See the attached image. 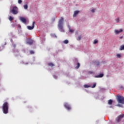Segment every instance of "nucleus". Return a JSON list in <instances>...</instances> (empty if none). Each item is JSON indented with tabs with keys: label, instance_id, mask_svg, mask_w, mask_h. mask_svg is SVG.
Listing matches in <instances>:
<instances>
[{
	"label": "nucleus",
	"instance_id": "1",
	"mask_svg": "<svg viewBox=\"0 0 124 124\" xmlns=\"http://www.w3.org/2000/svg\"><path fill=\"white\" fill-rule=\"evenodd\" d=\"M9 108V104L7 102H5L2 105L3 113L4 114H8Z\"/></svg>",
	"mask_w": 124,
	"mask_h": 124
},
{
	"label": "nucleus",
	"instance_id": "2",
	"mask_svg": "<svg viewBox=\"0 0 124 124\" xmlns=\"http://www.w3.org/2000/svg\"><path fill=\"white\" fill-rule=\"evenodd\" d=\"M63 24V17H62L61 19L59 20V21L58 22V28L61 31H64V30H63V27H62V25Z\"/></svg>",
	"mask_w": 124,
	"mask_h": 124
},
{
	"label": "nucleus",
	"instance_id": "3",
	"mask_svg": "<svg viewBox=\"0 0 124 124\" xmlns=\"http://www.w3.org/2000/svg\"><path fill=\"white\" fill-rule=\"evenodd\" d=\"M117 100L118 103H121V104H124V97L118 95L117 97Z\"/></svg>",
	"mask_w": 124,
	"mask_h": 124
},
{
	"label": "nucleus",
	"instance_id": "4",
	"mask_svg": "<svg viewBox=\"0 0 124 124\" xmlns=\"http://www.w3.org/2000/svg\"><path fill=\"white\" fill-rule=\"evenodd\" d=\"M11 12L14 15L18 14V7L17 6H13L12 9L11 10Z\"/></svg>",
	"mask_w": 124,
	"mask_h": 124
},
{
	"label": "nucleus",
	"instance_id": "5",
	"mask_svg": "<svg viewBox=\"0 0 124 124\" xmlns=\"http://www.w3.org/2000/svg\"><path fill=\"white\" fill-rule=\"evenodd\" d=\"M124 117V114H122L121 115H120L116 119V123H120L121 122V120Z\"/></svg>",
	"mask_w": 124,
	"mask_h": 124
},
{
	"label": "nucleus",
	"instance_id": "6",
	"mask_svg": "<svg viewBox=\"0 0 124 124\" xmlns=\"http://www.w3.org/2000/svg\"><path fill=\"white\" fill-rule=\"evenodd\" d=\"M34 24H35V22L33 21L32 26H27V29L30 30H33V29H34Z\"/></svg>",
	"mask_w": 124,
	"mask_h": 124
},
{
	"label": "nucleus",
	"instance_id": "7",
	"mask_svg": "<svg viewBox=\"0 0 124 124\" xmlns=\"http://www.w3.org/2000/svg\"><path fill=\"white\" fill-rule=\"evenodd\" d=\"M64 107H65V108H66V109H67V110H68L69 111V110H71V107L67 103H65L64 104Z\"/></svg>",
	"mask_w": 124,
	"mask_h": 124
},
{
	"label": "nucleus",
	"instance_id": "8",
	"mask_svg": "<svg viewBox=\"0 0 124 124\" xmlns=\"http://www.w3.org/2000/svg\"><path fill=\"white\" fill-rule=\"evenodd\" d=\"M26 43L27 44H29V45H31L33 43V41L31 39H28Z\"/></svg>",
	"mask_w": 124,
	"mask_h": 124
},
{
	"label": "nucleus",
	"instance_id": "9",
	"mask_svg": "<svg viewBox=\"0 0 124 124\" xmlns=\"http://www.w3.org/2000/svg\"><path fill=\"white\" fill-rule=\"evenodd\" d=\"M20 19L21 20V21H22V23H24L25 24H26V23H27V19H26V18L21 17H20Z\"/></svg>",
	"mask_w": 124,
	"mask_h": 124
},
{
	"label": "nucleus",
	"instance_id": "10",
	"mask_svg": "<svg viewBox=\"0 0 124 124\" xmlns=\"http://www.w3.org/2000/svg\"><path fill=\"white\" fill-rule=\"evenodd\" d=\"M79 12H80V11H75L74 12L73 17H76L77 16V15L78 14H79Z\"/></svg>",
	"mask_w": 124,
	"mask_h": 124
},
{
	"label": "nucleus",
	"instance_id": "11",
	"mask_svg": "<svg viewBox=\"0 0 124 124\" xmlns=\"http://www.w3.org/2000/svg\"><path fill=\"white\" fill-rule=\"evenodd\" d=\"M123 32L122 29H120V30H115V33L116 34H119L120 32Z\"/></svg>",
	"mask_w": 124,
	"mask_h": 124
},
{
	"label": "nucleus",
	"instance_id": "12",
	"mask_svg": "<svg viewBox=\"0 0 124 124\" xmlns=\"http://www.w3.org/2000/svg\"><path fill=\"white\" fill-rule=\"evenodd\" d=\"M103 76H104L103 74H100L99 75L95 76V78H102V77H103Z\"/></svg>",
	"mask_w": 124,
	"mask_h": 124
},
{
	"label": "nucleus",
	"instance_id": "13",
	"mask_svg": "<svg viewBox=\"0 0 124 124\" xmlns=\"http://www.w3.org/2000/svg\"><path fill=\"white\" fill-rule=\"evenodd\" d=\"M112 103H113V100H112L111 99H110L108 101V104H109V105H112Z\"/></svg>",
	"mask_w": 124,
	"mask_h": 124
},
{
	"label": "nucleus",
	"instance_id": "14",
	"mask_svg": "<svg viewBox=\"0 0 124 124\" xmlns=\"http://www.w3.org/2000/svg\"><path fill=\"white\" fill-rule=\"evenodd\" d=\"M120 51H122V50H124V45L121 46L120 48H119Z\"/></svg>",
	"mask_w": 124,
	"mask_h": 124
},
{
	"label": "nucleus",
	"instance_id": "15",
	"mask_svg": "<svg viewBox=\"0 0 124 124\" xmlns=\"http://www.w3.org/2000/svg\"><path fill=\"white\" fill-rule=\"evenodd\" d=\"M81 38H82V36H81V35L78 36V38H77V40H78V41L81 40Z\"/></svg>",
	"mask_w": 124,
	"mask_h": 124
},
{
	"label": "nucleus",
	"instance_id": "16",
	"mask_svg": "<svg viewBox=\"0 0 124 124\" xmlns=\"http://www.w3.org/2000/svg\"><path fill=\"white\" fill-rule=\"evenodd\" d=\"M79 67H80V63L78 62L77 63V66L76 67V68L77 69H78V68H79Z\"/></svg>",
	"mask_w": 124,
	"mask_h": 124
},
{
	"label": "nucleus",
	"instance_id": "17",
	"mask_svg": "<svg viewBox=\"0 0 124 124\" xmlns=\"http://www.w3.org/2000/svg\"><path fill=\"white\" fill-rule=\"evenodd\" d=\"M63 42L64 44H67L68 43V41L67 40H65Z\"/></svg>",
	"mask_w": 124,
	"mask_h": 124
},
{
	"label": "nucleus",
	"instance_id": "18",
	"mask_svg": "<svg viewBox=\"0 0 124 124\" xmlns=\"http://www.w3.org/2000/svg\"><path fill=\"white\" fill-rule=\"evenodd\" d=\"M13 19H14L13 17L11 16L9 17V20L11 22V21H13Z\"/></svg>",
	"mask_w": 124,
	"mask_h": 124
},
{
	"label": "nucleus",
	"instance_id": "19",
	"mask_svg": "<svg viewBox=\"0 0 124 124\" xmlns=\"http://www.w3.org/2000/svg\"><path fill=\"white\" fill-rule=\"evenodd\" d=\"M115 21L116 23H119V22H120V18L118 17L117 19H115Z\"/></svg>",
	"mask_w": 124,
	"mask_h": 124
},
{
	"label": "nucleus",
	"instance_id": "20",
	"mask_svg": "<svg viewBox=\"0 0 124 124\" xmlns=\"http://www.w3.org/2000/svg\"><path fill=\"white\" fill-rule=\"evenodd\" d=\"M48 65H49V66H51V67L54 66V64L52 62L48 63Z\"/></svg>",
	"mask_w": 124,
	"mask_h": 124
},
{
	"label": "nucleus",
	"instance_id": "21",
	"mask_svg": "<svg viewBox=\"0 0 124 124\" xmlns=\"http://www.w3.org/2000/svg\"><path fill=\"white\" fill-rule=\"evenodd\" d=\"M24 9H28V5H24Z\"/></svg>",
	"mask_w": 124,
	"mask_h": 124
},
{
	"label": "nucleus",
	"instance_id": "22",
	"mask_svg": "<svg viewBox=\"0 0 124 124\" xmlns=\"http://www.w3.org/2000/svg\"><path fill=\"white\" fill-rule=\"evenodd\" d=\"M97 42H98V41H97V40H94V41L93 42V44H96V43H97Z\"/></svg>",
	"mask_w": 124,
	"mask_h": 124
},
{
	"label": "nucleus",
	"instance_id": "23",
	"mask_svg": "<svg viewBox=\"0 0 124 124\" xmlns=\"http://www.w3.org/2000/svg\"><path fill=\"white\" fill-rule=\"evenodd\" d=\"M22 0H18V3H19V4H21V3H22Z\"/></svg>",
	"mask_w": 124,
	"mask_h": 124
},
{
	"label": "nucleus",
	"instance_id": "24",
	"mask_svg": "<svg viewBox=\"0 0 124 124\" xmlns=\"http://www.w3.org/2000/svg\"><path fill=\"white\" fill-rule=\"evenodd\" d=\"M30 54H34V51H33V50H30Z\"/></svg>",
	"mask_w": 124,
	"mask_h": 124
},
{
	"label": "nucleus",
	"instance_id": "25",
	"mask_svg": "<svg viewBox=\"0 0 124 124\" xmlns=\"http://www.w3.org/2000/svg\"><path fill=\"white\" fill-rule=\"evenodd\" d=\"M96 86V84L94 83L93 86H92V88H95V86Z\"/></svg>",
	"mask_w": 124,
	"mask_h": 124
},
{
	"label": "nucleus",
	"instance_id": "26",
	"mask_svg": "<svg viewBox=\"0 0 124 124\" xmlns=\"http://www.w3.org/2000/svg\"><path fill=\"white\" fill-rule=\"evenodd\" d=\"M84 87L85 88H89V86H88V85H84Z\"/></svg>",
	"mask_w": 124,
	"mask_h": 124
},
{
	"label": "nucleus",
	"instance_id": "27",
	"mask_svg": "<svg viewBox=\"0 0 124 124\" xmlns=\"http://www.w3.org/2000/svg\"><path fill=\"white\" fill-rule=\"evenodd\" d=\"M69 31L70 32H73L74 31L73 30L69 29Z\"/></svg>",
	"mask_w": 124,
	"mask_h": 124
},
{
	"label": "nucleus",
	"instance_id": "28",
	"mask_svg": "<svg viewBox=\"0 0 124 124\" xmlns=\"http://www.w3.org/2000/svg\"><path fill=\"white\" fill-rule=\"evenodd\" d=\"M117 58H120L121 57V55L120 54H117Z\"/></svg>",
	"mask_w": 124,
	"mask_h": 124
},
{
	"label": "nucleus",
	"instance_id": "29",
	"mask_svg": "<svg viewBox=\"0 0 124 124\" xmlns=\"http://www.w3.org/2000/svg\"><path fill=\"white\" fill-rule=\"evenodd\" d=\"M95 11V9H92V12H94Z\"/></svg>",
	"mask_w": 124,
	"mask_h": 124
},
{
	"label": "nucleus",
	"instance_id": "30",
	"mask_svg": "<svg viewBox=\"0 0 124 124\" xmlns=\"http://www.w3.org/2000/svg\"><path fill=\"white\" fill-rule=\"evenodd\" d=\"M116 106H118L119 107H120L121 105H120V104H118V105H116Z\"/></svg>",
	"mask_w": 124,
	"mask_h": 124
},
{
	"label": "nucleus",
	"instance_id": "31",
	"mask_svg": "<svg viewBox=\"0 0 124 124\" xmlns=\"http://www.w3.org/2000/svg\"><path fill=\"white\" fill-rule=\"evenodd\" d=\"M121 88H123V87H121Z\"/></svg>",
	"mask_w": 124,
	"mask_h": 124
}]
</instances>
